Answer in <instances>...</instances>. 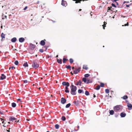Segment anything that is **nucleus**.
<instances>
[{
    "label": "nucleus",
    "mask_w": 132,
    "mask_h": 132,
    "mask_svg": "<svg viewBox=\"0 0 132 132\" xmlns=\"http://www.w3.org/2000/svg\"><path fill=\"white\" fill-rule=\"evenodd\" d=\"M38 61L36 60H34L33 61L32 66L33 67L35 68H37L39 67V64L38 63Z\"/></svg>",
    "instance_id": "f257e3e1"
},
{
    "label": "nucleus",
    "mask_w": 132,
    "mask_h": 132,
    "mask_svg": "<svg viewBox=\"0 0 132 132\" xmlns=\"http://www.w3.org/2000/svg\"><path fill=\"white\" fill-rule=\"evenodd\" d=\"M122 108V106L120 105H117L113 108V109L114 111L117 112Z\"/></svg>",
    "instance_id": "f03ea898"
},
{
    "label": "nucleus",
    "mask_w": 132,
    "mask_h": 132,
    "mask_svg": "<svg viewBox=\"0 0 132 132\" xmlns=\"http://www.w3.org/2000/svg\"><path fill=\"white\" fill-rule=\"evenodd\" d=\"M77 88H72L71 89L70 93L72 95H75L76 94V92Z\"/></svg>",
    "instance_id": "7ed1b4c3"
},
{
    "label": "nucleus",
    "mask_w": 132,
    "mask_h": 132,
    "mask_svg": "<svg viewBox=\"0 0 132 132\" xmlns=\"http://www.w3.org/2000/svg\"><path fill=\"white\" fill-rule=\"evenodd\" d=\"M80 70L81 68L80 67L75 68V70L73 71V73L75 74L78 73L80 71Z\"/></svg>",
    "instance_id": "20e7f679"
},
{
    "label": "nucleus",
    "mask_w": 132,
    "mask_h": 132,
    "mask_svg": "<svg viewBox=\"0 0 132 132\" xmlns=\"http://www.w3.org/2000/svg\"><path fill=\"white\" fill-rule=\"evenodd\" d=\"M61 5L64 6L66 7L67 5V2L64 0L62 1Z\"/></svg>",
    "instance_id": "39448f33"
},
{
    "label": "nucleus",
    "mask_w": 132,
    "mask_h": 132,
    "mask_svg": "<svg viewBox=\"0 0 132 132\" xmlns=\"http://www.w3.org/2000/svg\"><path fill=\"white\" fill-rule=\"evenodd\" d=\"M62 84L63 86H69L70 85L69 83L68 82L63 81L62 82Z\"/></svg>",
    "instance_id": "423d86ee"
},
{
    "label": "nucleus",
    "mask_w": 132,
    "mask_h": 132,
    "mask_svg": "<svg viewBox=\"0 0 132 132\" xmlns=\"http://www.w3.org/2000/svg\"><path fill=\"white\" fill-rule=\"evenodd\" d=\"M66 101V100L63 97H62L61 98V102L63 104H65Z\"/></svg>",
    "instance_id": "0eeeda50"
},
{
    "label": "nucleus",
    "mask_w": 132,
    "mask_h": 132,
    "mask_svg": "<svg viewBox=\"0 0 132 132\" xmlns=\"http://www.w3.org/2000/svg\"><path fill=\"white\" fill-rule=\"evenodd\" d=\"M35 46L34 45L31 43L30 45V48L32 50H34L35 47Z\"/></svg>",
    "instance_id": "6e6552de"
},
{
    "label": "nucleus",
    "mask_w": 132,
    "mask_h": 132,
    "mask_svg": "<svg viewBox=\"0 0 132 132\" xmlns=\"http://www.w3.org/2000/svg\"><path fill=\"white\" fill-rule=\"evenodd\" d=\"M6 78V76L4 74H2L0 77V79L3 80L5 79Z\"/></svg>",
    "instance_id": "1a4fd4ad"
},
{
    "label": "nucleus",
    "mask_w": 132,
    "mask_h": 132,
    "mask_svg": "<svg viewBox=\"0 0 132 132\" xmlns=\"http://www.w3.org/2000/svg\"><path fill=\"white\" fill-rule=\"evenodd\" d=\"M127 106L129 108V110H130L132 108V105L131 104L128 103H127Z\"/></svg>",
    "instance_id": "9d476101"
},
{
    "label": "nucleus",
    "mask_w": 132,
    "mask_h": 132,
    "mask_svg": "<svg viewBox=\"0 0 132 132\" xmlns=\"http://www.w3.org/2000/svg\"><path fill=\"white\" fill-rule=\"evenodd\" d=\"M45 41V39H44V40H42L40 42V44L42 46H44L45 44V42L44 41Z\"/></svg>",
    "instance_id": "9b49d317"
},
{
    "label": "nucleus",
    "mask_w": 132,
    "mask_h": 132,
    "mask_svg": "<svg viewBox=\"0 0 132 132\" xmlns=\"http://www.w3.org/2000/svg\"><path fill=\"white\" fill-rule=\"evenodd\" d=\"M81 83H82V82H81V81L80 80H79V81L78 82H76V85H79L80 86H81Z\"/></svg>",
    "instance_id": "f8f14e48"
},
{
    "label": "nucleus",
    "mask_w": 132,
    "mask_h": 132,
    "mask_svg": "<svg viewBox=\"0 0 132 132\" xmlns=\"http://www.w3.org/2000/svg\"><path fill=\"white\" fill-rule=\"evenodd\" d=\"M16 119V118H14V117H10L9 120L10 121H12L13 120H15Z\"/></svg>",
    "instance_id": "ddd939ff"
},
{
    "label": "nucleus",
    "mask_w": 132,
    "mask_h": 132,
    "mask_svg": "<svg viewBox=\"0 0 132 132\" xmlns=\"http://www.w3.org/2000/svg\"><path fill=\"white\" fill-rule=\"evenodd\" d=\"M24 39L23 37H21L19 39V41L21 43H22L24 41Z\"/></svg>",
    "instance_id": "4468645a"
},
{
    "label": "nucleus",
    "mask_w": 132,
    "mask_h": 132,
    "mask_svg": "<svg viewBox=\"0 0 132 132\" xmlns=\"http://www.w3.org/2000/svg\"><path fill=\"white\" fill-rule=\"evenodd\" d=\"M5 35L3 33H2L1 34V36L2 38L1 40H2L4 39L5 38Z\"/></svg>",
    "instance_id": "2eb2a0df"
},
{
    "label": "nucleus",
    "mask_w": 132,
    "mask_h": 132,
    "mask_svg": "<svg viewBox=\"0 0 132 132\" xmlns=\"http://www.w3.org/2000/svg\"><path fill=\"white\" fill-rule=\"evenodd\" d=\"M73 103L76 105H78L79 104V102L78 100L75 101H73Z\"/></svg>",
    "instance_id": "dca6fc26"
},
{
    "label": "nucleus",
    "mask_w": 132,
    "mask_h": 132,
    "mask_svg": "<svg viewBox=\"0 0 132 132\" xmlns=\"http://www.w3.org/2000/svg\"><path fill=\"white\" fill-rule=\"evenodd\" d=\"M83 69L86 70H87L88 69V68L87 65H84L83 66Z\"/></svg>",
    "instance_id": "f3484780"
},
{
    "label": "nucleus",
    "mask_w": 132,
    "mask_h": 132,
    "mask_svg": "<svg viewBox=\"0 0 132 132\" xmlns=\"http://www.w3.org/2000/svg\"><path fill=\"white\" fill-rule=\"evenodd\" d=\"M126 114L124 113H120V115L121 117H125L126 116Z\"/></svg>",
    "instance_id": "a211bd4d"
},
{
    "label": "nucleus",
    "mask_w": 132,
    "mask_h": 132,
    "mask_svg": "<svg viewBox=\"0 0 132 132\" xmlns=\"http://www.w3.org/2000/svg\"><path fill=\"white\" fill-rule=\"evenodd\" d=\"M16 40V38L15 37H14L12 38L11 40V41L13 42H15Z\"/></svg>",
    "instance_id": "6ab92c4d"
},
{
    "label": "nucleus",
    "mask_w": 132,
    "mask_h": 132,
    "mask_svg": "<svg viewBox=\"0 0 132 132\" xmlns=\"http://www.w3.org/2000/svg\"><path fill=\"white\" fill-rule=\"evenodd\" d=\"M57 62L60 64H61L62 63V60L61 59H57Z\"/></svg>",
    "instance_id": "aec40b11"
},
{
    "label": "nucleus",
    "mask_w": 132,
    "mask_h": 132,
    "mask_svg": "<svg viewBox=\"0 0 132 132\" xmlns=\"http://www.w3.org/2000/svg\"><path fill=\"white\" fill-rule=\"evenodd\" d=\"M68 86H66L65 87V91L66 93H69V90H68Z\"/></svg>",
    "instance_id": "412c9836"
},
{
    "label": "nucleus",
    "mask_w": 132,
    "mask_h": 132,
    "mask_svg": "<svg viewBox=\"0 0 132 132\" xmlns=\"http://www.w3.org/2000/svg\"><path fill=\"white\" fill-rule=\"evenodd\" d=\"M107 24V23L104 22V24L103 25H102V26L103 27V28L104 29H105V27H106V25Z\"/></svg>",
    "instance_id": "4be33fe9"
},
{
    "label": "nucleus",
    "mask_w": 132,
    "mask_h": 132,
    "mask_svg": "<svg viewBox=\"0 0 132 132\" xmlns=\"http://www.w3.org/2000/svg\"><path fill=\"white\" fill-rule=\"evenodd\" d=\"M109 113L111 115H113L114 113V111L112 110H110V111Z\"/></svg>",
    "instance_id": "5701e85b"
},
{
    "label": "nucleus",
    "mask_w": 132,
    "mask_h": 132,
    "mask_svg": "<svg viewBox=\"0 0 132 132\" xmlns=\"http://www.w3.org/2000/svg\"><path fill=\"white\" fill-rule=\"evenodd\" d=\"M128 96L127 95H125L123 97H121V98H123L124 100H126L128 98Z\"/></svg>",
    "instance_id": "b1692460"
},
{
    "label": "nucleus",
    "mask_w": 132,
    "mask_h": 132,
    "mask_svg": "<svg viewBox=\"0 0 132 132\" xmlns=\"http://www.w3.org/2000/svg\"><path fill=\"white\" fill-rule=\"evenodd\" d=\"M92 82V81L91 80H90L87 79V80L86 83L87 84H88L89 83H91Z\"/></svg>",
    "instance_id": "393cba45"
},
{
    "label": "nucleus",
    "mask_w": 132,
    "mask_h": 132,
    "mask_svg": "<svg viewBox=\"0 0 132 132\" xmlns=\"http://www.w3.org/2000/svg\"><path fill=\"white\" fill-rule=\"evenodd\" d=\"M87 80L86 78H83L82 79V80L83 81H84L85 83H86L87 82Z\"/></svg>",
    "instance_id": "a878e982"
},
{
    "label": "nucleus",
    "mask_w": 132,
    "mask_h": 132,
    "mask_svg": "<svg viewBox=\"0 0 132 132\" xmlns=\"http://www.w3.org/2000/svg\"><path fill=\"white\" fill-rule=\"evenodd\" d=\"M16 104L15 103H12V106L13 108H15L16 106Z\"/></svg>",
    "instance_id": "bb28decb"
},
{
    "label": "nucleus",
    "mask_w": 132,
    "mask_h": 132,
    "mask_svg": "<svg viewBox=\"0 0 132 132\" xmlns=\"http://www.w3.org/2000/svg\"><path fill=\"white\" fill-rule=\"evenodd\" d=\"M23 65L25 67H28V64L27 62H25L23 64Z\"/></svg>",
    "instance_id": "cd10ccee"
},
{
    "label": "nucleus",
    "mask_w": 132,
    "mask_h": 132,
    "mask_svg": "<svg viewBox=\"0 0 132 132\" xmlns=\"http://www.w3.org/2000/svg\"><path fill=\"white\" fill-rule=\"evenodd\" d=\"M78 93H82L83 94L84 93V91L81 89H79L78 90Z\"/></svg>",
    "instance_id": "c85d7f7f"
},
{
    "label": "nucleus",
    "mask_w": 132,
    "mask_h": 132,
    "mask_svg": "<svg viewBox=\"0 0 132 132\" xmlns=\"http://www.w3.org/2000/svg\"><path fill=\"white\" fill-rule=\"evenodd\" d=\"M100 86L98 85L96 86V87L95 88V89L97 90H98L100 89Z\"/></svg>",
    "instance_id": "c756f323"
},
{
    "label": "nucleus",
    "mask_w": 132,
    "mask_h": 132,
    "mask_svg": "<svg viewBox=\"0 0 132 132\" xmlns=\"http://www.w3.org/2000/svg\"><path fill=\"white\" fill-rule=\"evenodd\" d=\"M68 60L66 59L63 58V62L64 63H65L66 62V61H67Z\"/></svg>",
    "instance_id": "7c9ffc66"
},
{
    "label": "nucleus",
    "mask_w": 132,
    "mask_h": 132,
    "mask_svg": "<svg viewBox=\"0 0 132 132\" xmlns=\"http://www.w3.org/2000/svg\"><path fill=\"white\" fill-rule=\"evenodd\" d=\"M61 119L62 120L64 121L66 120V118L64 116H62L61 117Z\"/></svg>",
    "instance_id": "2f4dec72"
},
{
    "label": "nucleus",
    "mask_w": 132,
    "mask_h": 132,
    "mask_svg": "<svg viewBox=\"0 0 132 132\" xmlns=\"http://www.w3.org/2000/svg\"><path fill=\"white\" fill-rule=\"evenodd\" d=\"M65 68L67 69H70V70L71 69V67L69 65H66L65 66Z\"/></svg>",
    "instance_id": "473e14b6"
},
{
    "label": "nucleus",
    "mask_w": 132,
    "mask_h": 132,
    "mask_svg": "<svg viewBox=\"0 0 132 132\" xmlns=\"http://www.w3.org/2000/svg\"><path fill=\"white\" fill-rule=\"evenodd\" d=\"M15 68L14 67H10L9 68V69L10 70H11V69L12 70H14V69H15Z\"/></svg>",
    "instance_id": "72a5a7b5"
},
{
    "label": "nucleus",
    "mask_w": 132,
    "mask_h": 132,
    "mask_svg": "<svg viewBox=\"0 0 132 132\" xmlns=\"http://www.w3.org/2000/svg\"><path fill=\"white\" fill-rule=\"evenodd\" d=\"M69 62L70 63H72L73 62V60L71 58L70 59H69Z\"/></svg>",
    "instance_id": "f704fd0d"
},
{
    "label": "nucleus",
    "mask_w": 132,
    "mask_h": 132,
    "mask_svg": "<svg viewBox=\"0 0 132 132\" xmlns=\"http://www.w3.org/2000/svg\"><path fill=\"white\" fill-rule=\"evenodd\" d=\"M71 104L70 103H69L67 104L65 106V107L66 108H69Z\"/></svg>",
    "instance_id": "c9c22d12"
},
{
    "label": "nucleus",
    "mask_w": 132,
    "mask_h": 132,
    "mask_svg": "<svg viewBox=\"0 0 132 132\" xmlns=\"http://www.w3.org/2000/svg\"><path fill=\"white\" fill-rule=\"evenodd\" d=\"M55 127L57 129H58L59 128V125L58 124H56L55 125Z\"/></svg>",
    "instance_id": "e433bc0d"
},
{
    "label": "nucleus",
    "mask_w": 132,
    "mask_h": 132,
    "mask_svg": "<svg viewBox=\"0 0 132 132\" xmlns=\"http://www.w3.org/2000/svg\"><path fill=\"white\" fill-rule=\"evenodd\" d=\"M90 76V75L88 74H86L84 75L85 78L88 77Z\"/></svg>",
    "instance_id": "4c0bfd02"
},
{
    "label": "nucleus",
    "mask_w": 132,
    "mask_h": 132,
    "mask_svg": "<svg viewBox=\"0 0 132 132\" xmlns=\"http://www.w3.org/2000/svg\"><path fill=\"white\" fill-rule=\"evenodd\" d=\"M105 92L106 93L108 94L109 92V90L108 89H106L105 90Z\"/></svg>",
    "instance_id": "58836bf2"
},
{
    "label": "nucleus",
    "mask_w": 132,
    "mask_h": 132,
    "mask_svg": "<svg viewBox=\"0 0 132 132\" xmlns=\"http://www.w3.org/2000/svg\"><path fill=\"white\" fill-rule=\"evenodd\" d=\"M85 94L86 95H88L89 94V93L88 91H86L85 92Z\"/></svg>",
    "instance_id": "ea45409f"
},
{
    "label": "nucleus",
    "mask_w": 132,
    "mask_h": 132,
    "mask_svg": "<svg viewBox=\"0 0 132 132\" xmlns=\"http://www.w3.org/2000/svg\"><path fill=\"white\" fill-rule=\"evenodd\" d=\"M19 63V62L18 61H15L14 62V64L16 65H17Z\"/></svg>",
    "instance_id": "a19ab883"
},
{
    "label": "nucleus",
    "mask_w": 132,
    "mask_h": 132,
    "mask_svg": "<svg viewBox=\"0 0 132 132\" xmlns=\"http://www.w3.org/2000/svg\"><path fill=\"white\" fill-rule=\"evenodd\" d=\"M76 87H77L76 86H74L72 84L71 85V86H70V88L71 89L72 88H75Z\"/></svg>",
    "instance_id": "79ce46f5"
},
{
    "label": "nucleus",
    "mask_w": 132,
    "mask_h": 132,
    "mask_svg": "<svg viewBox=\"0 0 132 132\" xmlns=\"http://www.w3.org/2000/svg\"><path fill=\"white\" fill-rule=\"evenodd\" d=\"M104 85V84L103 83H101L100 84V86L101 87H103Z\"/></svg>",
    "instance_id": "37998d69"
},
{
    "label": "nucleus",
    "mask_w": 132,
    "mask_h": 132,
    "mask_svg": "<svg viewBox=\"0 0 132 132\" xmlns=\"http://www.w3.org/2000/svg\"><path fill=\"white\" fill-rule=\"evenodd\" d=\"M112 7L111 6L110 7H108V11L109 12V10H111V8H112Z\"/></svg>",
    "instance_id": "c03bdc74"
},
{
    "label": "nucleus",
    "mask_w": 132,
    "mask_h": 132,
    "mask_svg": "<svg viewBox=\"0 0 132 132\" xmlns=\"http://www.w3.org/2000/svg\"><path fill=\"white\" fill-rule=\"evenodd\" d=\"M39 51L41 53H43V49H41L39 50Z\"/></svg>",
    "instance_id": "a18cd8bd"
},
{
    "label": "nucleus",
    "mask_w": 132,
    "mask_h": 132,
    "mask_svg": "<svg viewBox=\"0 0 132 132\" xmlns=\"http://www.w3.org/2000/svg\"><path fill=\"white\" fill-rule=\"evenodd\" d=\"M0 120H1V121H2V123H4V120H3V119H2V118H0Z\"/></svg>",
    "instance_id": "49530a36"
},
{
    "label": "nucleus",
    "mask_w": 132,
    "mask_h": 132,
    "mask_svg": "<svg viewBox=\"0 0 132 132\" xmlns=\"http://www.w3.org/2000/svg\"><path fill=\"white\" fill-rule=\"evenodd\" d=\"M111 5L115 7H116V5L113 4V3L112 4H111Z\"/></svg>",
    "instance_id": "de8ad7c7"
},
{
    "label": "nucleus",
    "mask_w": 132,
    "mask_h": 132,
    "mask_svg": "<svg viewBox=\"0 0 132 132\" xmlns=\"http://www.w3.org/2000/svg\"><path fill=\"white\" fill-rule=\"evenodd\" d=\"M25 83H27V80H24L23 81Z\"/></svg>",
    "instance_id": "09e8293b"
},
{
    "label": "nucleus",
    "mask_w": 132,
    "mask_h": 132,
    "mask_svg": "<svg viewBox=\"0 0 132 132\" xmlns=\"http://www.w3.org/2000/svg\"><path fill=\"white\" fill-rule=\"evenodd\" d=\"M27 6H26L23 9V10H25L27 9Z\"/></svg>",
    "instance_id": "8fccbe9b"
},
{
    "label": "nucleus",
    "mask_w": 132,
    "mask_h": 132,
    "mask_svg": "<svg viewBox=\"0 0 132 132\" xmlns=\"http://www.w3.org/2000/svg\"><path fill=\"white\" fill-rule=\"evenodd\" d=\"M10 128H9V130H6L8 132H10Z\"/></svg>",
    "instance_id": "3c124183"
},
{
    "label": "nucleus",
    "mask_w": 132,
    "mask_h": 132,
    "mask_svg": "<svg viewBox=\"0 0 132 132\" xmlns=\"http://www.w3.org/2000/svg\"><path fill=\"white\" fill-rule=\"evenodd\" d=\"M126 5V6L127 7H129V5Z\"/></svg>",
    "instance_id": "603ef678"
},
{
    "label": "nucleus",
    "mask_w": 132,
    "mask_h": 132,
    "mask_svg": "<svg viewBox=\"0 0 132 132\" xmlns=\"http://www.w3.org/2000/svg\"><path fill=\"white\" fill-rule=\"evenodd\" d=\"M70 73L72 75H73V73H72V72H70Z\"/></svg>",
    "instance_id": "864d4df0"
},
{
    "label": "nucleus",
    "mask_w": 132,
    "mask_h": 132,
    "mask_svg": "<svg viewBox=\"0 0 132 132\" xmlns=\"http://www.w3.org/2000/svg\"><path fill=\"white\" fill-rule=\"evenodd\" d=\"M126 24V25H127V26H128V25H129V23H128V22H127Z\"/></svg>",
    "instance_id": "5fc2aeb1"
},
{
    "label": "nucleus",
    "mask_w": 132,
    "mask_h": 132,
    "mask_svg": "<svg viewBox=\"0 0 132 132\" xmlns=\"http://www.w3.org/2000/svg\"><path fill=\"white\" fill-rule=\"evenodd\" d=\"M127 26V25L126 24H125L124 25H122V26Z\"/></svg>",
    "instance_id": "6e6d98bb"
},
{
    "label": "nucleus",
    "mask_w": 132,
    "mask_h": 132,
    "mask_svg": "<svg viewBox=\"0 0 132 132\" xmlns=\"http://www.w3.org/2000/svg\"><path fill=\"white\" fill-rule=\"evenodd\" d=\"M72 70H74L75 69V67H72Z\"/></svg>",
    "instance_id": "4d7b16f0"
},
{
    "label": "nucleus",
    "mask_w": 132,
    "mask_h": 132,
    "mask_svg": "<svg viewBox=\"0 0 132 132\" xmlns=\"http://www.w3.org/2000/svg\"><path fill=\"white\" fill-rule=\"evenodd\" d=\"M93 97L94 98H95L96 97V96L94 94V95H93Z\"/></svg>",
    "instance_id": "13d9d810"
},
{
    "label": "nucleus",
    "mask_w": 132,
    "mask_h": 132,
    "mask_svg": "<svg viewBox=\"0 0 132 132\" xmlns=\"http://www.w3.org/2000/svg\"><path fill=\"white\" fill-rule=\"evenodd\" d=\"M18 101H20L21 100V99L20 98H19L18 100Z\"/></svg>",
    "instance_id": "bf43d9fd"
},
{
    "label": "nucleus",
    "mask_w": 132,
    "mask_h": 132,
    "mask_svg": "<svg viewBox=\"0 0 132 132\" xmlns=\"http://www.w3.org/2000/svg\"><path fill=\"white\" fill-rule=\"evenodd\" d=\"M81 10H81V9H79V11H81Z\"/></svg>",
    "instance_id": "052dcab7"
},
{
    "label": "nucleus",
    "mask_w": 132,
    "mask_h": 132,
    "mask_svg": "<svg viewBox=\"0 0 132 132\" xmlns=\"http://www.w3.org/2000/svg\"><path fill=\"white\" fill-rule=\"evenodd\" d=\"M0 113H1V114H3V113L2 112H1V111H0Z\"/></svg>",
    "instance_id": "680f3d73"
},
{
    "label": "nucleus",
    "mask_w": 132,
    "mask_h": 132,
    "mask_svg": "<svg viewBox=\"0 0 132 132\" xmlns=\"http://www.w3.org/2000/svg\"><path fill=\"white\" fill-rule=\"evenodd\" d=\"M58 55H57L56 56V57H58Z\"/></svg>",
    "instance_id": "e2e57ef3"
},
{
    "label": "nucleus",
    "mask_w": 132,
    "mask_h": 132,
    "mask_svg": "<svg viewBox=\"0 0 132 132\" xmlns=\"http://www.w3.org/2000/svg\"><path fill=\"white\" fill-rule=\"evenodd\" d=\"M35 56H36V57H37V55L36 54V55H35Z\"/></svg>",
    "instance_id": "0e129e2a"
},
{
    "label": "nucleus",
    "mask_w": 132,
    "mask_h": 132,
    "mask_svg": "<svg viewBox=\"0 0 132 132\" xmlns=\"http://www.w3.org/2000/svg\"><path fill=\"white\" fill-rule=\"evenodd\" d=\"M39 1H38L37 2V3L38 4L39 3Z\"/></svg>",
    "instance_id": "69168bd1"
},
{
    "label": "nucleus",
    "mask_w": 132,
    "mask_h": 132,
    "mask_svg": "<svg viewBox=\"0 0 132 132\" xmlns=\"http://www.w3.org/2000/svg\"><path fill=\"white\" fill-rule=\"evenodd\" d=\"M40 88H40V87H39V90H40Z\"/></svg>",
    "instance_id": "338daca9"
},
{
    "label": "nucleus",
    "mask_w": 132,
    "mask_h": 132,
    "mask_svg": "<svg viewBox=\"0 0 132 132\" xmlns=\"http://www.w3.org/2000/svg\"><path fill=\"white\" fill-rule=\"evenodd\" d=\"M3 126L4 127H5V126L4 125H3Z\"/></svg>",
    "instance_id": "774afa93"
}]
</instances>
